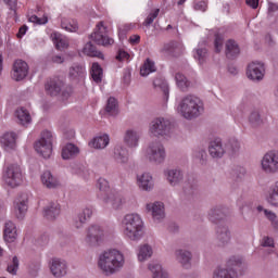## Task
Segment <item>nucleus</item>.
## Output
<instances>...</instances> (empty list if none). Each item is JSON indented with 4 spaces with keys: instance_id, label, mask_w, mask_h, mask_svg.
<instances>
[{
    "instance_id": "f257e3e1",
    "label": "nucleus",
    "mask_w": 278,
    "mask_h": 278,
    "mask_svg": "<svg viewBox=\"0 0 278 278\" xmlns=\"http://www.w3.org/2000/svg\"><path fill=\"white\" fill-rule=\"evenodd\" d=\"M125 265V256L118 250H110L100 254L98 267L106 277L115 275Z\"/></svg>"
},
{
    "instance_id": "f03ea898",
    "label": "nucleus",
    "mask_w": 278,
    "mask_h": 278,
    "mask_svg": "<svg viewBox=\"0 0 278 278\" xmlns=\"http://www.w3.org/2000/svg\"><path fill=\"white\" fill-rule=\"evenodd\" d=\"M247 273V262L242 256H231L226 268H217L213 271V278H238Z\"/></svg>"
},
{
    "instance_id": "7ed1b4c3",
    "label": "nucleus",
    "mask_w": 278,
    "mask_h": 278,
    "mask_svg": "<svg viewBox=\"0 0 278 278\" xmlns=\"http://www.w3.org/2000/svg\"><path fill=\"white\" fill-rule=\"evenodd\" d=\"M203 101L197 96L188 94L178 104V112L187 121L199 118L203 114Z\"/></svg>"
},
{
    "instance_id": "20e7f679",
    "label": "nucleus",
    "mask_w": 278,
    "mask_h": 278,
    "mask_svg": "<svg viewBox=\"0 0 278 278\" xmlns=\"http://www.w3.org/2000/svg\"><path fill=\"white\" fill-rule=\"evenodd\" d=\"M125 237L138 242L144 236V223L138 214H127L123 219Z\"/></svg>"
},
{
    "instance_id": "39448f33",
    "label": "nucleus",
    "mask_w": 278,
    "mask_h": 278,
    "mask_svg": "<svg viewBox=\"0 0 278 278\" xmlns=\"http://www.w3.org/2000/svg\"><path fill=\"white\" fill-rule=\"evenodd\" d=\"M239 150L238 140H212L208 143V153L213 160H220L225 153H236Z\"/></svg>"
},
{
    "instance_id": "423d86ee",
    "label": "nucleus",
    "mask_w": 278,
    "mask_h": 278,
    "mask_svg": "<svg viewBox=\"0 0 278 278\" xmlns=\"http://www.w3.org/2000/svg\"><path fill=\"white\" fill-rule=\"evenodd\" d=\"M2 181L9 188H18L23 184V169L18 164H9L2 173Z\"/></svg>"
},
{
    "instance_id": "0eeeda50",
    "label": "nucleus",
    "mask_w": 278,
    "mask_h": 278,
    "mask_svg": "<svg viewBox=\"0 0 278 278\" xmlns=\"http://www.w3.org/2000/svg\"><path fill=\"white\" fill-rule=\"evenodd\" d=\"M146 157L152 164H164L166 149L160 141H152L146 150Z\"/></svg>"
},
{
    "instance_id": "6e6552de",
    "label": "nucleus",
    "mask_w": 278,
    "mask_h": 278,
    "mask_svg": "<svg viewBox=\"0 0 278 278\" xmlns=\"http://www.w3.org/2000/svg\"><path fill=\"white\" fill-rule=\"evenodd\" d=\"M149 134L152 138H164L170 134V121L164 117L154 118L149 128Z\"/></svg>"
},
{
    "instance_id": "1a4fd4ad",
    "label": "nucleus",
    "mask_w": 278,
    "mask_h": 278,
    "mask_svg": "<svg viewBox=\"0 0 278 278\" xmlns=\"http://www.w3.org/2000/svg\"><path fill=\"white\" fill-rule=\"evenodd\" d=\"M89 38L96 42V45H101L102 47H112L114 45V39L108 36V27L103 25V22L97 24L96 31H93Z\"/></svg>"
},
{
    "instance_id": "9d476101",
    "label": "nucleus",
    "mask_w": 278,
    "mask_h": 278,
    "mask_svg": "<svg viewBox=\"0 0 278 278\" xmlns=\"http://www.w3.org/2000/svg\"><path fill=\"white\" fill-rule=\"evenodd\" d=\"M208 220L211 223H213V225H216V227L218 225H226V220H227V208L223 205H216L214 207H212L208 211Z\"/></svg>"
},
{
    "instance_id": "9b49d317",
    "label": "nucleus",
    "mask_w": 278,
    "mask_h": 278,
    "mask_svg": "<svg viewBox=\"0 0 278 278\" xmlns=\"http://www.w3.org/2000/svg\"><path fill=\"white\" fill-rule=\"evenodd\" d=\"M215 240L217 247H227L231 241V230L227 224H219L215 227Z\"/></svg>"
},
{
    "instance_id": "f8f14e48",
    "label": "nucleus",
    "mask_w": 278,
    "mask_h": 278,
    "mask_svg": "<svg viewBox=\"0 0 278 278\" xmlns=\"http://www.w3.org/2000/svg\"><path fill=\"white\" fill-rule=\"evenodd\" d=\"M262 168L265 173H278V152L269 151L262 160Z\"/></svg>"
},
{
    "instance_id": "ddd939ff",
    "label": "nucleus",
    "mask_w": 278,
    "mask_h": 278,
    "mask_svg": "<svg viewBox=\"0 0 278 278\" xmlns=\"http://www.w3.org/2000/svg\"><path fill=\"white\" fill-rule=\"evenodd\" d=\"M86 242L89 247H99L103 240V229L99 225H92L87 230Z\"/></svg>"
},
{
    "instance_id": "4468645a",
    "label": "nucleus",
    "mask_w": 278,
    "mask_h": 278,
    "mask_svg": "<svg viewBox=\"0 0 278 278\" xmlns=\"http://www.w3.org/2000/svg\"><path fill=\"white\" fill-rule=\"evenodd\" d=\"M264 63L261 62H252L248 65L247 70V76L252 80V81H262L264 79Z\"/></svg>"
},
{
    "instance_id": "2eb2a0df",
    "label": "nucleus",
    "mask_w": 278,
    "mask_h": 278,
    "mask_svg": "<svg viewBox=\"0 0 278 278\" xmlns=\"http://www.w3.org/2000/svg\"><path fill=\"white\" fill-rule=\"evenodd\" d=\"M28 73H29V65H27V62L23 60H16L13 63L12 77L15 81H23V79L27 77Z\"/></svg>"
},
{
    "instance_id": "dca6fc26",
    "label": "nucleus",
    "mask_w": 278,
    "mask_h": 278,
    "mask_svg": "<svg viewBox=\"0 0 278 278\" xmlns=\"http://www.w3.org/2000/svg\"><path fill=\"white\" fill-rule=\"evenodd\" d=\"M147 212H149L155 223H162L166 218V213H164V203L154 202L147 204Z\"/></svg>"
},
{
    "instance_id": "f3484780",
    "label": "nucleus",
    "mask_w": 278,
    "mask_h": 278,
    "mask_svg": "<svg viewBox=\"0 0 278 278\" xmlns=\"http://www.w3.org/2000/svg\"><path fill=\"white\" fill-rule=\"evenodd\" d=\"M34 149L41 157L49 160L51 153H53V143H51V140H37L34 143Z\"/></svg>"
},
{
    "instance_id": "a211bd4d",
    "label": "nucleus",
    "mask_w": 278,
    "mask_h": 278,
    "mask_svg": "<svg viewBox=\"0 0 278 278\" xmlns=\"http://www.w3.org/2000/svg\"><path fill=\"white\" fill-rule=\"evenodd\" d=\"M27 194L22 193L14 200V210L16 218L23 220L27 214Z\"/></svg>"
},
{
    "instance_id": "6ab92c4d",
    "label": "nucleus",
    "mask_w": 278,
    "mask_h": 278,
    "mask_svg": "<svg viewBox=\"0 0 278 278\" xmlns=\"http://www.w3.org/2000/svg\"><path fill=\"white\" fill-rule=\"evenodd\" d=\"M50 270L53 277H56V278L64 277L67 273L66 261L53 258L50 262Z\"/></svg>"
},
{
    "instance_id": "aec40b11",
    "label": "nucleus",
    "mask_w": 278,
    "mask_h": 278,
    "mask_svg": "<svg viewBox=\"0 0 278 278\" xmlns=\"http://www.w3.org/2000/svg\"><path fill=\"white\" fill-rule=\"evenodd\" d=\"M163 51L173 58H179V55L184 53V43L179 41H169L168 43L164 45Z\"/></svg>"
},
{
    "instance_id": "412c9836",
    "label": "nucleus",
    "mask_w": 278,
    "mask_h": 278,
    "mask_svg": "<svg viewBox=\"0 0 278 278\" xmlns=\"http://www.w3.org/2000/svg\"><path fill=\"white\" fill-rule=\"evenodd\" d=\"M18 237V233H16V225L12 223V220H9L4 224V235L3 239L4 242H15L16 238Z\"/></svg>"
},
{
    "instance_id": "4be33fe9",
    "label": "nucleus",
    "mask_w": 278,
    "mask_h": 278,
    "mask_svg": "<svg viewBox=\"0 0 278 278\" xmlns=\"http://www.w3.org/2000/svg\"><path fill=\"white\" fill-rule=\"evenodd\" d=\"M64 84L62 80L58 79H50L46 84V92L50 94V97H58L62 92V87Z\"/></svg>"
},
{
    "instance_id": "5701e85b",
    "label": "nucleus",
    "mask_w": 278,
    "mask_h": 278,
    "mask_svg": "<svg viewBox=\"0 0 278 278\" xmlns=\"http://www.w3.org/2000/svg\"><path fill=\"white\" fill-rule=\"evenodd\" d=\"M45 212V217L48 220H55V218H58V216H60V203L56 202H51L48 206H46L43 208Z\"/></svg>"
},
{
    "instance_id": "b1692460",
    "label": "nucleus",
    "mask_w": 278,
    "mask_h": 278,
    "mask_svg": "<svg viewBox=\"0 0 278 278\" xmlns=\"http://www.w3.org/2000/svg\"><path fill=\"white\" fill-rule=\"evenodd\" d=\"M226 58H228V60H236V58H238V55H240V47L238 46V43L235 40L229 39L226 42Z\"/></svg>"
},
{
    "instance_id": "393cba45",
    "label": "nucleus",
    "mask_w": 278,
    "mask_h": 278,
    "mask_svg": "<svg viewBox=\"0 0 278 278\" xmlns=\"http://www.w3.org/2000/svg\"><path fill=\"white\" fill-rule=\"evenodd\" d=\"M176 258L184 268L190 267V262H192V253L187 250H177L176 251Z\"/></svg>"
},
{
    "instance_id": "a878e982",
    "label": "nucleus",
    "mask_w": 278,
    "mask_h": 278,
    "mask_svg": "<svg viewBox=\"0 0 278 278\" xmlns=\"http://www.w3.org/2000/svg\"><path fill=\"white\" fill-rule=\"evenodd\" d=\"M113 157L118 164H127V162H129V152H127V149L123 148V146H116L114 148Z\"/></svg>"
},
{
    "instance_id": "bb28decb",
    "label": "nucleus",
    "mask_w": 278,
    "mask_h": 278,
    "mask_svg": "<svg viewBox=\"0 0 278 278\" xmlns=\"http://www.w3.org/2000/svg\"><path fill=\"white\" fill-rule=\"evenodd\" d=\"M90 216H92V208L87 207L83 210L81 213L74 217V227H76V229H81Z\"/></svg>"
},
{
    "instance_id": "cd10ccee",
    "label": "nucleus",
    "mask_w": 278,
    "mask_h": 278,
    "mask_svg": "<svg viewBox=\"0 0 278 278\" xmlns=\"http://www.w3.org/2000/svg\"><path fill=\"white\" fill-rule=\"evenodd\" d=\"M61 155L63 160H73L79 155V148L73 143H67L63 147Z\"/></svg>"
},
{
    "instance_id": "c85d7f7f",
    "label": "nucleus",
    "mask_w": 278,
    "mask_h": 278,
    "mask_svg": "<svg viewBox=\"0 0 278 278\" xmlns=\"http://www.w3.org/2000/svg\"><path fill=\"white\" fill-rule=\"evenodd\" d=\"M41 181L43 186L49 189H55L58 188V186H60V181H58V178L53 177V174H51L49 170L42 173Z\"/></svg>"
},
{
    "instance_id": "c756f323",
    "label": "nucleus",
    "mask_w": 278,
    "mask_h": 278,
    "mask_svg": "<svg viewBox=\"0 0 278 278\" xmlns=\"http://www.w3.org/2000/svg\"><path fill=\"white\" fill-rule=\"evenodd\" d=\"M167 181L170 186H177L184 181V173L180 169H168Z\"/></svg>"
},
{
    "instance_id": "7c9ffc66",
    "label": "nucleus",
    "mask_w": 278,
    "mask_h": 278,
    "mask_svg": "<svg viewBox=\"0 0 278 278\" xmlns=\"http://www.w3.org/2000/svg\"><path fill=\"white\" fill-rule=\"evenodd\" d=\"M104 201L105 203H111L114 210H119V207L123 206V203H125V198H123L121 193H111L104 199Z\"/></svg>"
},
{
    "instance_id": "2f4dec72",
    "label": "nucleus",
    "mask_w": 278,
    "mask_h": 278,
    "mask_svg": "<svg viewBox=\"0 0 278 278\" xmlns=\"http://www.w3.org/2000/svg\"><path fill=\"white\" fill-rule=\"evenodd\" d=\"M15 116L20 122V125H29L31 123V114L25 108H20L15 111Z\"/></svg>"
},
{
    "instance_id": "473e14b6",
    "label": "nucleus",
    "mask_w": 278,
    "mask_h": 278,
    "mask_svg": "<svg viewBox=\"0 0 278 278\" xmlns=\"http://www.w3.org/2000/svg\"><path fill=\"white\" fill-rule=\"evenodd\" d=\"M149 270L152 273V278H168V271L163 269L162 265L157 263L150 264Z\"/></svg>"
},
{
    "instance_id": "72a5a7b5",
    "label": "nucleus",
    "mask_w": 278,
    "mask_h": 278,
    "mask_svg": "<svg viewBox=\"0 0 278 278\" xmlns=\"http://www.w3.org/2000/svg\"><path fill=\"white\" fill-rule=\"evenodd\" d=\"M86 75V68L80 64H74L70 67L71 79H84Z\"/></svg>"
},
{
    "instance_id": "f704fd0d",
    "label": "nucleus",
    "mask_w": 278,
    "mask_h": 278,
    "mask_svg": "<svg viewBox=\"0 0 278 278\" xmlns=\"http://www.w3.org/2000/svg\"><path fill=\"white\" fill-rule=\"evenodd\" d=\"M155 71H157L155 62L151 59H147L140 68V75L141 77H147L148 75H151V73H155Z\"/></svg>"
},
{
    "instance_id": "c9c22d12",
    "label": "nucleus",
    "mask_w": 278,
    "mask_h": 278,
    "mask_svg": "<svg viewBox=\"0 0 278 278\" xmlns=\"http://www.w3.org/2000/svg\"><path fill=\"white\" fill-rule=\"evenodd\" d=\"M105 112L109 116H118V101L114 97H110L106 102Z\"/></svg>"
},
{
    "instance_id": "e433bc0d",
    "label": "nucleus",
    "mask_w": 278,
    "mask_h": 278,
    "mask_svg": "<svg viewBox=\"0 0 278 278\" xmlns=\"http://www.w3.org/2000/svg\"><path fill=\"white\" fill-rule=\"evenodd\" d=\"M175 81L179 90L182 92H187L190 88V80H188V78L181 73H176Z\"/></svg>"
},
{
    "instance_id": "4c0bfd02",
    "label": "nucleus",
    "mask_w": 278,
    "mask_h": 278,
    "mask_svg": "<svg viewBox=\"0 0 278 278\" xmlns=\"http://www.w3.org/2000/svg\"><path fill=\"white\" fill-rule=\"evenodd\" d=\"M83 53H85V55H89V58H103V53L98 51L97 47L90 41L85 45Z\"/></svg>"
},
{
    "instance_id": "58836bf2",
    "label": "nucleus",
    "mask_w": 278,
    "mask_h": 278,
    "mask_svg": "<svg viewBox=\"0 0 278 278\" xmlns=\"http://www.w3.org/2000/svg\"><path fill=\"white\" fill-rule=\"evenodd\" d=\"M91 77L96 84H101L103 80V68L99 63H93L91 66Z\"/></svg>"
},
{
    "instance_id": "ea45409f",
    "label": "nucleus",
    "mask_w": 278,
    "mask_h": 278,
    "mask_svg": "<svg viewBox=\"0 0 278 278\" xmlns=\"http://www.w3.org/2000/svg\"><path fill=\"white\" fill-rule=\"evenodd\" d=\"M249 123H250L253 127H260V126L263 125L264 119H262V114L260 113V110H253V111L250 113Z\"/></svg>"
},
{
    "instance_id": "a19ab883",
    "label": "nucleus",
    "mask_w": 278,
    "mask_h": 278,
    "mask_svg": "<svg viewBox=\"0 0 278 278\" xmlns=\"http://www.w3.org/2000/svg\"><path fill=\"white\" fill-rule=\"evenodd\" d=\"M153 255V249L149 244H143L139 249L138 260L139 262H144V260H149Z\"/></svg>"
},
{
    "instance_id": "79ce46f5",
    "label": "nucleus",
    "mask_w": 278,
    "mask_h": 278,
    "mask_svg": "<svg viewBox=\"0 0 278 278\" xmlns=\"http://www.w3.org/2000/svg\"><path fill=\"white\" fill-rule=\"evenodd\" d=\"M153 86L154 88H156V90H162L164 97L166 100H168V83H166V80L162 79V78H155L153 81Z\"/></svg>"
},
{
    "instance_id": "37998d69",
    "label": "nucleus",
    "mask_w": 278,
    "mask_h": 278,
    "mask_svg": "<svg viewBox=\"0 0 278 278\" xmlns=\"http://www.w3.org/2000/svg\"><path fill=\"white\" fill-rule=\"evenodd\" d=\"M268 204L278 207V181L269 189Z\"/></svg>"
},
{
    "instance_id": "c03bdc74",
    "label": "nucleus",
    "mask_w": 278,
    "mask_h": 278,
    "mask_svg": "<svg viewBox=\"0 0 278 278\" xmlns=\"http://www.w3.org/2000/svg\"><path fill=\"white\" fill-rule=\"evenodd\" d=\"M51 38L59 51H62V49H66V47H68V41H66V39L62 38V35L54 33L51 35Z\"/></svg>"
},
{
    "instance_id": "a18cd8bd",
    "label": "nucleus",
    "mask_w": 278,
    "mask_h": 278,
    "mask_svg": "<svg viewBox=\"0 0 278 278\" xmlns=\"http://www.w3.org/2000/svg\"><path fill=\"white\" fill-rule=\"evenodd\" d=\"M151 175L150 174H142L141 176L137 177L139 188L143 190H151Z\"/></svg>"
},
{
    "instance_id": "49530a36",
    "label": "nucleus",
    "mask_w": 278,
    "mask_h": 278,
    "mask_svg": "<svg viewBox=\"0 0 278 278\" xmlns=\"http://www.w3.org/2000/svg\"><path fill=\"white\" fill-rule=\"evenodd\" d=\"M194 60L199 62L200 65L205 64L207 61V49L205 48H197L193 53Z\"/></svg>"
},
{
    "instance_id": "de8ad7c7",
    "label": "nucleus",
    "mask_w": 278,
    "mask_h": 278,
    "mask_svg": "<svg viewBox=\"0 0 278 278\" xmlns=\"http://www.w3.org/2000/svg\"><path fill=\"white\" fill-rule=\"evenodd\" d=\"M194 160L201 164V166H206L207 165V152L205 149H198L193 153Z\"/></svg>"
},
{
    "instance_id": "09e8293b",
    "label": "nucleus",
    "mask_w": 278,
    "mask_h": 278,
    "mask_svg": "<svg viewBox=\"0 0 278 278\" xmlns=\"http://www.w3.org/2000/svg\"><path fill=\"white\" fill-rule=\"evenodd\" d=\"M142 132L140 130L128 129L125 132L124 140H140Z\"/></svg>"
},
{
    "instance_id": "8fccbe9b",
    "label": "nucleus",
    "mask_w": 278,
    "mask_h": 278,
    "mask_svg": "<svg viewBox=\"0 0 278 278\" xmlns=\"http://www.w3.org/2000/svg\"><path fill=\"white\" fill-rule=\"evenodd\" d=\"M18 256H13L12 262L7 267V270L10 273V275H16V273H18Z\"/></svg>"
},
{
    "instance_id": "3c124183",
    "label": "nucleus",
    "mask_w": 278,
    "mask_h": 278,
    "mask_svg": "<svg viewBox=\"0 0 278 278\" xmlns=\"http://www.w3.org/2000/svg\"><path fill=\"white\" fill-rule=\"evenodd\" d=\"M62 29H65V31H77V22L73 21V23L68 22L67 20H63L61 22Z\"/></svg>"
},
{
    "instance_id": "603ef678",
    "label": "nucleus",
    "mask_w": 278,
    "mask_h": 278,
    "mask_svg": "<svg viewBox=\"0 0 278 278\" xmlns=\"http://www.w3.org/2000/svg\"><path fill=\"white\" fill-rule=\"evenodd\" d=\"M88 144L91 149H105L110 144V140H91Z\"/></svg>"
},
{
    "instance_id": "864d4df0",
    "label": "nucleus",
    "mask_w": 278,
    "mask_h": 278,
    "mask_svg": "<svg viewBox=\"0 0 278 278\" xmlns=\"http://www.w3.org/2000/svg\"><path fill=\"white\" fill-rule=\"evenodd\" d=\"M1 146L3 147L4 151H16V140H3L1 141Z\"/></svg>"
},
{
    "instance_id": "5fc2aeb1",
    "label": "nucleus",
    "mask_w": 278,
    "mask_h": 278,
    "mask_svg": "<svg viewBox=\"0 0 278 278\" xmlns=\"http://www.w3.org/2000/svg\"><path fill=\"white\" fill-rule=\"evenodd\" d=\"M157 16H160V9L154 10V12L150 13L148 15V17L146 18V21L143 22V25L146 27H150L151 24L153 23V21H155V18H157Z\"/></svg>"
},
{
    "instance_id": "6e6d98bb",
    "label": "nucleus",
    "mask_w": 278,
    "mask_h": 278,
    "mask_svg": "<svg viewBox=\"0 0 278 278\" xmlns=\"http://www.w3.org/2000/svg\"><path fill=\"white\" fill-rule=\"evenodd\" d=\"M223 42H224L223 35L215 33L214 47H215L216 53H220V51H223Z\"/></svg>"
},
{
    "instance_id": "4d7b16f0",
    "label": "nucleus",
    "mask_w": 278,
    "mask_h": 278,
    "mask_svg": "<svg viewBox=\"0 0 278 278\" xmlns=\"http://www.w3.org/2000/svg\"><path fill=\"white\" fill-rule=\"evenodd\" d=\"M30 23H36V25H47L49 23V18L47 16L38 17V15H31L29 17Z\"/></svg>"
},
{
    "instance_id": "13d9d810",
    "label": "nucleus",
    "mask_w": 278,
    "mask_h": 278,
    "mask_svg": "<svg viewBox=\"0 0 278 278\" xmlns=\"http://www.w3.org/2000/svg\"><path fill=\"white\" fill-rule=\"evenodd\" d=\"M194 190H197V186L190 185V182H187L184 187V193L186 197H192V194H194Z\"/></svg>"
},
{
    "instance_id": "bf43d9fd",
    "label": "nucleus",
    "mask_w": 278,
    "mask_h": 278,
    "mask_svg": "<svg viewBox=\"0 0 278 278\" xmlns=\"http://www.w3.org/2000/svg\"><path fill=\"white\" fill-rule=\"evenodd\" d=\"M98 188L101 190V192H108V190H110V182L103 178H100L98 180Z\"/></svg>"
},
{
    "instance_id": "052dcab7",
    "label": "nucleus",
    "mask_w": 278,
    "mask_h": 278,
    "mask_svg": "<svg viewBox=\"0 0 278 278\" xmlns=\"http://www.w3.org/2000/svg\"><path fill=\"white\" fill-rule=\"evenodd\" d=\"M193 8L194 10H198L200 12H205V10H207V2L205 1L194 2Z\"/></svg>"
},
{
    "instance_id": "680f3d73",
    "label": "nucleus",
    "mask_w": 278,
    "mask_h": 278,
    "mask_svg": "<svg viewBox=\"0 0 278 278\" xmlns=\"http://www.w3.org/2000/svg\"><path fill=\"white\" fill-rule=\"evenodd\" d=\"M63 136L66 140H73L75 138V129L67 128L64 130Z\"/></svg>"
},
{
    "instance_id": "e2e57ef3",
    "label": "nucleus",
    "mask_w": 278,
    "mask_h": 278,
    "mask_svg": "<svg viewBox=\"0 0 278 278\" xmlns=\"http://www.w3.org/2000/svg\"><path fill=\"white\" fill-rule=\"evenodd\" d=\"M123 81L126 86H129V84H131V71L125 70Z\"/></svg>"
},
{
    "instance_id": "0e129e2a",
    "label": "nucleus",
    "mask_w": 278,
    "mask_h": 278,
    "mask_svg": "<svg viewBox=\"0 0 278 278\" xmlns=\"http://www.w3.org/2000/svg\"><path fill=\"white\" fill-rule=\"evenodd\" d=\"M18 138V135L16 132H5L0 138L1 140H16Z\"/></svg>"
},
{
    "instance_id": "69168bd1",
    "label": "nucleus",
    "mask_w": 278,
    "mask_h": 278,
    "mask_svg": "<svg viewBox=\"0 0 278 278\" xmlns=\"http://www.w3.org/2000/svg\"><path fill=\"white\" fill-rule=\"evenodd\" d=\"M53 139V132L50 130H42L40 135V140H51Z\"/></svg>"
},
{
    "instance_id": "338daca9",
    "label": "nucleus",
    "mask_w": 278,
    "mask_h": 278,
    "mask_svg": "<svg viewBox=\"0 0 278 278\" xmlns=\"http://www.w3.org/2000/svg\"><path fill=\"white\" fill-rule=\"evenodd\" d=\"M129 59V53H127L125 50H119L117 55H116V60H118L119 62H123V60H128Z\"/></svg>"
},
{
    "instance_id": "774afa93",
    "label": "nucleus",
    "mask_w": 278,
    "mask_h": 278,
    "mask_svg": "<svg viewBox=\"0 0 278 278\" xmlns=\"http://www.w3.org/2000/svg\"><path fill=\"white\" fill-rule=\"evenodd\" d=\"M274 245H275V241L273 240V238L264 237L262 247H274Z\"/></svg>"
}]
</instances>
